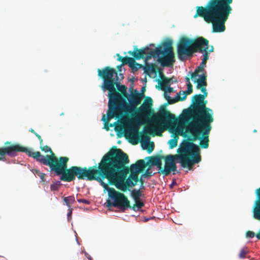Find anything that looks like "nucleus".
Listing matches in <instances>:
<instances>
[{"instance_id": "18", "label": "nucleus", "mask_w": 260, "mask_h": 260, "mask_svg": "<svg viewBox=\"0 0 260 260\" xmlns=\"http://www.w3.org/2000/svg\"><path fill=\"white\" fill-rule=\"evenodd\" d=\"M256 199L252 208L253 217L260 221V187L255 190Z\"/></svg>"}, {"instance_id": "56", "label": "nucleus", "mask_w": 260, "mask_h": 260, "mask_svg": "<svg viewBox=\"0 0 260 260\" xmlns=\"http://www.w3.org/2000/svg\"><path fill=\"white\" fill-rule=\"evenodd\" d=\"M145 87H142V92H143V91H145Z\"/></svg>"}, {"instance_id": "6", "label": "nucleus", "mask_w": 260, "mask_h": 260, "mask_svg": "<svg viewBox=\"0 0 260 260\" xmlns=\"http://www.w3.org/2000/svg\"><path fill=\"white\" fill-rule=\"evenodd\" d=\"M185 116L188 119L191 120L188 124L187 131L191 135L192 137L184 140L178 150L186 157L191 159L199 157L200 162L201 161V157L199 154L200 149L198 145L193 143V142L201 138L202 126L205 116L187 112L185 113Z\"/></svg>"}, {"instance_id": "46", "label": "nucleus", "mask_w": 260, "mask_h": 260, "mask_svg": "<svg viewBox=\"0 0 260 260\" xmlns=\"http://www.w3.org/2000/svg\"><path fill=\"white\" fill-rule=\"evenodd\" d=\"M36 137L38 138V139L40 141V147L43 146V140H42L41 136L39 135V134H36Z\"/></svg>"}, {"instance_id": "62", "label": "nucleus", "mask_w": 260, "mask_h": 260, "mask_svg": "<svg viewBox=\"0 0 260 260\" xmlns=\"http://www.w3.org/2000/svg\"><path fill=\"white\" fill-rule=\"evenodd\" d=\"M141 188H143V187H144L143 185H141Z\"/></svg>"}, {"instance_id": "41", "label": "nucleus", "mask_w": 260, "mask_h": 260, "mask_svg": "<svg viewBox=\"0 0 260 260\" xmlns=\"http://www.w3.org/2000/svg\"><path fill=\"white\" fill-rule=\"evenodd\" d=\"M114 201L113 202H112L110 200H108L107 201V206L108 208H110L111 207H116V205H115L114 204Z\"/></svg>"}, {"instance_id": "48", "label": "nucleus", "mask_w": 260, "mask_h": 260, "mask_svg": "<svg viewBox=\"0 0 260 260\" xmlns=\"http://www.w3.org/2000/svg\"><path fill=\"white\" fill-rule=\"evenodd\" d=\"M256 237L258 239L260 240V230L259 231L258 233L256 234Z\"/></svg>"}, {"instance_id": "1", "label": "nucleus", "mask_w": 260, "mask_h": 260, "mask_svg": "<svg viewBox=\"0 0 260 260\" xmlns=\"http://www.w3.org/2000/svg\"><path fill=\"white\" fill-rule=\"evenodd\" d=\"M152 105V99L147 96L142 105L137 109V116L144 121L141 122L137 118L135 123L128 124L124 131L125 137L133 140L141 139L149 141L146 134L161 136L166 127L177 120L174 114L166 110L155 115L151 108Z\"/></svg>"}, {"instance_id": "55", "label": "nucleus", "mask_w": 260, "mask_h": 260, "mask_svg": "<svg viewBox=\"0 0 260 260\" xmlns=\"http://www.w3.org/2000/svg\"><path fill=\"white\" fill-rule=\"evenodd\" d=\"M118 126H115V131H118Z\"/></svg>"}, {"instance_id": "50", "label": "nucleus", "mask_w": 260, "mask_h": 260, "mask_svg": "<svg viewBox=\"0 0 260 260\" xmlns=\"http://www.w3.org/2000/svg\"><path fill=\"white\" fill-rule=\"evenodd\" d=\"M138 182H140L141 184V185H143V184L144 183V180L142 178H140V179L139 178V181Z\"/></svg>"}, {"instance_id": "25", "label": "nucleus", "mask_w": 260, "mask_h": 260, "mask_svg": "<svg viewBox=\"0 0 260 260\" xmlns=\"http://www.w3.org/2000/svg\"><path fill=\"white\" fill-rule=\"evenodd\" d=\"M63 200L69 208L71 207V205L75 202V197L73 196L64 197Z\"/></svg>"}, {"instance_id": "53", "label": "nucleus", "mask_w": 260, "mask_h": 260, "mask_svg": "<svg viewBox=\"0 0 260 260\" xmlns=\"http://www.w3.org/2000/svg\"><path fill=\"white\" fill-rule=\"evenodd\" d=\"M10 143H11V142H10L9 141H7V142L5 143V145H6L7 144H10Z\"/></svg>"}, {"instance_id": "37", "label": "nucleus", "mask_w": 260, "mask_h": 260, "mask_svg": "<svg viewBox=\"0 0 260 260\" xmlns=\"http://www.w3.org/2000/svg\"><path fill=\"white\" fill-rule=\"evenodd\" d=\"M36 174L40 177L42 181H45V174L43 173L40 172L39 170H35Z\"/></svg>"}, {"instance_id": "59", "label": "nucleus", "mask_w": 260, "mask_h": 260, "mask_svg": "<svg viewBox=\"0 0 260 260\" xmlns=\"http://www.w3.org/2000/svg\"><path fill=\"white\" fill-rule=\"evenodd\" d=\"M119 127V128H120V129H122V127H121V125H120Z\"/></svg>"}, {"instance_id": "13", "label": "nucleus", "mask_w": 260, "mask_h": 260, "mask_svg": "<svg viewBox=\"0 0 260 260\" xmlns=\"http://www.w3.org/2000/svg\"><path fill=\"white\" fill-rule=\"evenodd\" d=\"M214 121L213 116H205L204 122L202 123V137L200 139V146L202 148H208L209 147V135L211 130V123Z\"/></svg>"}, {"instance_id": "54", "label": "nucleus", "mask_w": 260, "mask_h": 260, "mask_svg": "<svg viewBox=\"0 0 260 260\" xmlns=\"http://www.w3.org/2000/svg\"><path fill=\"white\" fill-rule=\"evenodd\" d=\"M113 125H114V124L109 123V127H113Z\"/></svg>"}, {"instance_id": "19", "label": "nucleus", "mask_w": 260, "mask_h": 260, "mask_svg": "<svg viewBox=\"0 0 260 260\" xmlns=\"http://www.w3.org/2000/svg\"><path fill=\"white\" fill-rule=\"evenodd\" d=\"M146 166L147 164L144 160H138L136 163L131 165L130 168H129V172L139 175L140 173L144 171Z\"/></svg>"}, {"instance_id": "7", "label": "nucleus", "mask_w": 260, "mask_h": 260, "mask_svg": "<svg viewBox=\"0 0 260 260\" xmlns=\"http://www.w3.org/2000/svg\"><path fill=\"white\" fill-rule=\"evenodd\" d=\"M172 41L168 39L159 45L154 50H151L149 53L147 51L150 50L148 47L143 49H136L134 52L128 51L137 60L145 58L146 60L150 59L152 57H158L157 61L163 67H170L173 66L175 62V54L172 47Z\"/></svg>"}, {"instance_id": "38", "label": "nucleus", "mask_w": 260, "mask_h": 260, "mask_svg": "<svg viewBox=\"0 0 260 260\" xmlns=\"http://www.w3.org/2000/svg\"><path fill=\"white\" fill-rule=\"evenodd\" d=\"M152 175V172L149 171V168H148L145 171V173L141 175V177H150Z\"/></svg>"}, {"instance_id": "32", "label": "nucleus", "mask_w": 260, "mask_h": 260, "mask_svg": "<svg viewBox=\"0 0 260 260\" xmlns=\"http://www.w3.org/2000/svg\"><path fill=\"white\" fill-rule=\"evenodd\" d=\"M249 250L247 248L242 249L239 254V257L240 258H244L246 257V254L248 253Z\"/></svg>"}, {"instance_id": "8", "label": "nucleus", "mask_w": 260, "mask_h": 260, "mask_svg": "<svg viewBox=\"0 0 260 260\" xmlns=\"http://www.w3.org/2000/svg\"><path fill=\"white\" fill-rule=\"evenodd\" d=\"M201 89L203 94H195L192 98V104L186 112L203 116H213V110L206 107L207 101L205 100L207 96L208 92L206 86L202 87Z\"/></svg>"}, {"instance_id": "31", "label": "nucleus", "mask_w": 260, "mask_h": 260, "mask_svg": "<svg viewBox=\"0 0 260 260\" xmlns=\"http://www.w3.org/2000/svg\"><path fill=\"white\" fill-rule=\"evenodd\" d=\"M208 59V54L207 52H206L204 54H203L202 61L199 66L202 67L203 68H204V67H206V64Z\"/></svg>"}, {"instance_id": "30", "label": "nucleus", "mask_w": 260, "mask_h": 260, "mask_svg": "<svg viewBox=\"0 0 260 260\" xmlns=\"http://www.w3.org/2000/svg\"><path fill=\"white\" fill-rule=\"evenodd\" d=\"M204 71V68L202 67L199 66L195 70L194 72L191 74V79H193L198 75V73L200 72Z\"/></svg>"}, {"instance_id": "21", "label": "nucleus", "mask_w": 260, "mask_h": 260, "mask_svg": "<svg viewBox=\"0 0 260 260\" xmlns=\"http://www.w3.org/2000/svg\"><path fill=\"white\" fill-rule=\"evenodd\" d=\"M172 79V78H168L167 77L162 78L161 81L158 79V83L159 85H158V86H156V88L158 89L166 90V88L168 87V86L170 85Z\"/></svg>"}, {"instance_id": "40", "label": "nucleus", "mask_w": 260, "mask_h": 260, "mask_svg": "<svg viewBox=\"0 0 260 260\" xmlns=\"http://www.w3.org/2000/svg\"><path fill=\"white\" fill-rule=\"evenodd\" d=\"M201 80H202V81H207V75H206V73L205 72L204 73H203L201 76H200V78L199 79Z\"/></svg>"}, {"instance_id": "36", "label": "nucleus", "mask_w": 260, "mask_h": 260, "mask_svg": "<svg viewBox=\"0 0 260 260\" xmlns=\"http://www.w3.org/2000/svg\"><path fill=\"white\" fill-rule=\"evenodd\" d=\"M254 236H256V234L252 231H248L246 233V237L249 238H252Z\"/></svg>"}, {"instance_id": "9", "label": "nucleus", "mask_w": 260, "mask_h": 260, "mask_svg": "<svg viewBox=\"0 0 260 260\" xmlns=\"http://www.w3.org/2000/svg\"><path fill=\"white\" fill-rule=\"evenodd\" d=\"M177 152L178 153V154H170L164 157L165 161V167L164 168L162 167L161 171H159L158 173L162 174L164 176H168L170 174V168L175 160L177 159L179 160L182 168H188L189 170H191L194 165L199 162L200 158L198 157L194 158V159H191L186 157L178 149Z\"/></svg>"}, {"instance_id": "63", "label": "nucleus", "mask_w": 260, "mask_h": 260, "mask_svg": "<svg viewBox=\"0 0 260 260\" xmlns=\"http://www.w3.org/2000/svg\"><path fill=\"white\" fill-rule=\"evenodd\" d=\"M150 46H154V44H150Z\"/></svg>"}, {"instance_id": "29", "label": "nucleus", "mask_w": 260, "mask_h": 260, "mask_svg": "<svg viewBox=\"0 0 260 260\" xmlns=\"http://www.w3.org/2000/svg\"><path fill=\"white\" fill-rule=\"evenodd\" d=\"M178 137L177 136L174 137L173 139L170 140L168 142L169 147L170 149H173L177 145Z\"/></svg>"}, {"instance_id": "2", "label": "nucleus", "mask_w": 260, "mask_h": 260, "mask_svg": "<svg viewBox=\"0 0 260 260\" xmlns=\"http://www.w3.org/2000/svg\"><path fill=\"white\" fill-rule=\"evenodd\" d=\"M128 162V155L115 147L103 157L101 175L108 179L109 184L125 192L128 187L135 186L139 181V175L132 173L126 179L129 169L125 165Z\"/></svg>"}, {"instance_id": "60", "label": "nucleus", "mask_w": 260, "mask_h": 260, "mask_svg": "<svg viewBox=\"0 0 260 260\" xmlns=\"http://www.w3.org/2000/svg\"><path fill=\"white\" fill-rule=\"evenodd\" d=\"M64 115V113H61V114H60V116H62V115Z\"/></svg>"}, {"instance_id": "12", "label": "nucleus", "mask_w": 260, "mask_h": 260, "mask_svg": "<svg viewBox=\"0 0 260 260\" xmlns=\"http://www.w3.org/2000/svg\"><path fill=\"white\" fill-rule=\"evenodd\" d=\"M194 51L192 48V39L184 37L181 38L177 45V54L179 59L184 60L185 57H191Z\"/></svg>"}, {"instance_id": "44", "label": "nucleus", "mask_w": 260, "mask_h": 260, "mask_svg": "<svg viewBox=\"0 0 260 260\" xmlns=\"http://www.w3.org/2000/svg\"><path fill=\"white\" fill-rule=\"evenodd\" d=\"M72 210L73 209L71 208L69 209V212L67 214L68 220H70L72 218Z\"/></svg>"}, {"instance_id": "43", "label": "nucleus", "mask_w": 260, "mask_h": 260, "mask_svg": "<svg viewBox=\"0 0 260 260\" xmlns=\"http://www.w3.org/2000/svg\"><path fill=\"white\" fill-rule=\"evenodd\" d=\"M165 92V93H164V95H165V94H166L167 95V94L166 93L167 92H169V93H171L173 91V88L169 86H168V87L166 88V90H164Z\"/></svg>"}, {"instance_id": "35", "label": "nucleus", "mask_w": 260, "mask_h": 260, "mask_svg": "<svg viewBox=\"0 0 260 260\" xmlns=\"http://www.w3.org/2000/svg\"><path fill=\"white\" fill-rule=\"evenodd\" d=\"M154 145L153 142H149L146 145V148L148 153H151L154 149Z\"/></svg>"}, {"instance_id": "64", "label": "nucleus", "mask_w": 260, "mask_h": 260, "mask_svg": "<svg viewBox=\"0 0 260 260\" xmlns=\"http://www.w3.org/2000/svg\"><path fill=\"white\" fill-rule=\"evenodd\" d=\"M173 81V79L171 81V83Z\"/></svg>"}, {"instance_id": "11", "label": "nucleus", "mask_w": 260, "mask_h": 260, "mask_svg": "<svg viewBox=\"0 0 260 260\" xmlns=\"http://www.w3.org/2000/svg\"><path fill=\"white\" fill-rule=\"evenodd\" d=\"M98 76L100 77L102 80H103V83L102 85V88L103 90H108V89H106L105 88V79L106 78V75L108 73L111 74V77L108 76L109 79H111L114 84V88L115 89V86H116L118 90L121 92V95L125 98H128V94L126 92L127 87L124 85H120L119 83H118V78L117 77V72L115 70L112 68H110L109 67H106L102 70L98 69ZM108 79L109 78H107Z\"/></svg>"}, {"instance_id": "16", "label": "nucleus", "mask_w": 260, "mask_h": 260, "mask_svg": "<svg viewBox=\"0 0 260 260\" xmlns=\"http://www.w3.org/2000/svg\"><path fill=\"white\" fill-rule=\"evenodd\" d=\"M192 48L195 52H199L204 54L207 52L209 48V41L203 37L192 39Z\"/></svg>"}, {"instance_id": "47", "label": "nucleus", "mask_w": 260, "mask_h": 260, "mask_svg": "<svg viewBox=\"0 0 260 260\" xmlns=\"http://www.w3.org/2000/svg\"><path fill=\"white\" fill-rule=\"evenodd\" d=\"M159 77L161 80L162 79V78L166 77L161 71H159Z\"/></svg>"}, {"instance_id": "17", "label": "nucleus", "mask_w": 260, "mask_h": 260, "mask_svg": "<svg viewBox=\"0 0 260 260\" xmlns=\"http://www.w3.org/2000/svg\"><path fill=\"white\" fill-rule=\"evenodd\" d=\"M187 89L186 91H183L182 94L183 95V96H180L179 95H180L181 91H180L178 93H177V96L176 98L175 99H172L170 96L168 95H167L165 94V99L168 101V103L170 104H174L178 101H184L186 98V96L188 94H189L192 92L193 89H192V85L190 83H187L186 84Z\"/></svg>"}, {"instance_id": "28", "label": "nucleus", "mask_w": 260, "mask_h": 260, "mask_svg": "<svg viewBox=\"0 0 260 260\" xmlns=\"http://www.w3.org/2000/svg\"><path fill=\"white\" fill-rule=\"evenodd\" d=\"M117 56L118 57L117 58L118 61L122 62L121 64H126L128 62L129 60H133V58L130 57H122L119 54H117Z\"/></svg>"}, {"instance_id": "45", "label": "nucleus", "mask_w": 260, "mask_h": 260, "mask_svg": "<svg viewBox=\"0 0 260 260\" xmlns=\"http://www.w3.org/2000/svg\"><path fill=\"white\" fill-rule=\"evenodd\" d=\"M213 51H214V47H213V46H209V48L207 50V53L208 54V57H209L210 53L212 52Z\"/></svg>"}, {"instance_id": "10", "label": "nucleus", "mask_w": 260, "mask_h": 260, "mask_svg": "<svg viewBox=\"0 0 260 260\" xmlns=\"http://www.w3.org/2000/svg\"><path fill=\"white\" fill-rule=\"evenodd\" d=\"M100 178L101 179H99L98 182L100 183L104 190H107L109 198L114 201V204L116 205L117 208L122 211L131 208L130 201L124 194L115 190L113 188L110 187L107 183L104 182L106 178H104L102 176Z\"/></svg>"}, {"instance_id": "22", "label": "nucleus", "mask_w": 260, "mask_h": 260, "mask_svg": "<svg viewBox=\"0 0 260 260\" xmlns=\"http://www.w3.org/2000/svg\"><path fill=\"white\" fill-rule=\"evenodd\" d=\"M109 106H108V110L107 111V118L106 117V116L105 115H103V117H102V120L104 122V128L106 129L107 131H109V123H108V121L111 119V118H119L120 117H121V116H118L117 117H116V116H113L112 117H109V115H108V114H109Z\"/></svg>"}, {"instance_id": "3", "label": "nucleus", "mask_w": 260, "mask_h": 260, "mask_svg": "<svg viewBox=\"0 0 260 260\" xmlns=\"http://www.w3.org/2000/svg\"><path fill=\"white\" fill-rule=\"evenodd\" d=\"M47 160H44L45 165L49 166L50 171H54L57 176H60V179L66 182L74 181L77 176L79 180L85 178L89 181H99L100 177V167L102 166V159L96 166L82 168L77 166H72L68 168L69 158L61 156L59 158L52 156H47Z\"/></svg>"}, {"instance_id": "58", "label": "nucleus", "mask_w": 260, "mask_h": 260, "mask_svg": "<svg viewBox=\"0 0 260 260\" xmlns=\"http://www.w3.org/2000/svg\"><path fill=\"white\" fill-rule=\"evenodd\" d=\"M119 75H120V76H122V78H123V76L122 74H119Z\"/></svg>"}, {"instance_id": "39", "label": "nucleus", "mask_w": 260, "mask_h": 260, "mask_svg": "<svg viewBox=\"0 0 260 260\" xmlns=\"http://www.w3.org/2000/svg\"><path fill=\"white\" fill-rule=\"evenodd\" d=\"M176 170H177V166H176V161H175L174 162L171 168L170 169V173L171 172H173V174H175V173L174 172L176 171Z\"/></svg>"}, {"instance_id": "4", "label": "nucleus", "mask_w": 260, "mask_h": 260, "mask_svg": "<svg viewBox=\"0 0 260 260\" xmlns=\"http://www.w3.org/2000/svg\"><path fill=\"white\" fill-rule=\"evenodd\" d=\"M232 3L233 0H209L204 7H196L193 18L200 17L207 23H211L214 32H223L225 23L232 11Z\"/></svg>"}, {"instance_id": "15", "label": "nucleus", "mask_w": 260, "mask_h": 260, "mask_svg": "<svg viewBox=\"0 0 260 260\" xmlns=\"http://www.w3.org/2000/svg\"><path fill=\"white\" fill-rule=\"evenodd\" d=\"M25 151H22V152L26 153L29 156L32 157L34 159H35L37 161L40 162L44 165L45 164L43 162L44 160H47L48 158H47V156H52L54 157H56L52 149L48 147L47 145L43 146L40 147V149L42 151H44L45 152H49L50 153V155H46L45 156L41 155V153L39 151L36 152H32L30 150H29L27 148L25 147Z\"/></svg>"}, {"instance_id": "57", "label": "nucleus", "mask_w": 260, "mask_h": 260, "mask_svg": "<svg viewBox=\"0 0 260 260\" xmlns=\"http://www.w3.org/2000/svg\"><path fill=\"white\" fill-rule=\"evenodd\" d=\"M174 182H175V181H174L173 182L172 184L170 185V187H171V188H172V187H173V184H174Z\"/></svg>"}, {"instance_id": "52", "label": "nucleus", "mask_w": 260, "mask_h": 260, "mask_svg": "<svg viewBox=\"0 0 260 260\" xmlns=\"http://www.w3.org/2000/svg\"><path fill=\"white\" fill-rule=\"evenodd\" d=\"M185 80H186V81H187V83H190V79H189V77H187V76H186V77H185Z\"/></svg>"}, {"instance_id": "24", "label": "nucleus", "mask_w": 260, "mask_h": 260, "mask_svg": "<svg viewBox=\"0 0 260 260\" xmlns=\"http://www.w3.org/2000/svg\"><path fill=\"white\" fill-rule=\"evenodd\" d=\"M128 66L135 71H137L139 69L142 68L143 66L141 64L137 63L133 58V60H129L127 63Z\"/></svg>"}, {"instance_id": "14", "label": "nucleus", "mask_w": 260, "mask_h": 260, "mask_svg": "<svg viewBox=\"0 0 260 260\" xmlns=\"http://www.w3.org/2000/svg\"><path fill=\"white\" fill-rule=\"evenodd\" d=\"M25 150L24 147L18 144L0 147V160H5L6 154L10 157H14L16 156L17 152Z\"/></svg>"}, {"instance_id": "27", "label": "nucleus", "mask_w": 260, "mask_h": 260, "mask_svg": "<svg viewBox=\"0 0 260 260\" xmlns=\"http://www.w3.org/2000/svg\"><path fill=\"white\" fill-rule=\"evenodd\" d=\"M131 196L134 201L140 200V197L142 196V192L140 189H133L131 191Z\"/></svg>"}, {"instance_id": "20", "label": "nucleus", "mask_w": 260, "mask_h": 260, "mask_svg": "<svg viewBox=\"0 0 260 260\" xmlns=\"http://www.w3.org/2000/svg\"><path fill=\"white\" fill-rule=\"evenodd\" d=\"M164 156L161 155H157L155 156L149 157V163L151 165L156 166L159 171H161L162 169V162L161 159L164 158Z\"/></svg>"}, {"instance_id": "51", "label": "nucleus", "mask_w": 260, "mask_h": 260, "mask_svg": "<svg viewBox=\"0 0 260 260\" xmlns=\"http://www.w3.org/2000/svg\"><path fill=\"white\" fill-rule=\"evenodd\" d=\"M122 65H123V64H121V65L118 66L117 67V69H118V71H119V72H121V67H122Z\"/></svg>"}, {"instance_id": "49", "label": "nucleus", "mask_w": 260, "mask_h": 260, "mask_svg": "<svg viewBox=\"0 0 260 260\" xmlns=\"http://www.w3.org/2000/svg\"><path fill=\"white\" fill-rule=\"evenodd\" d=\"M29 132L34 134L36 136V134H38L37 133L35 132V131L32 128H30L29 129Z\"/></svg>"}, {"instance_id": "34", "label": "nucleus", "mask_w": 260, "mask_h": 260, "mask_svg": "<svg viewBox=\"0 0 260 260\" xmlns=\"http://www.w3.org/2000/svg\"><path fill=\"white\" fill-rule=\"evenodd\" d=\"M61 185L60 182L58 181L55 183H52L50 185V189L51 190L56 191L57 190Z\"/></svg>"}, {"instance_id": "33", "label": "nucleus", "mask_w": 260, "mask_h": 260, "mask_svg": "<svg viewBox=\"0 0 260 260\" xmlns=\"http://www.w3.org/2000/svg\"><path fill=\"white\" fill-rule=\"evenodd\" d=\"M194 82L197 83V88H199L202 87L206 86L207 85V81H202L199 79L195 80Z\"/></svg>"}, {"instance_id": "5", "label": "nucleus", "mask_w": 260, "mask_h": 260, "mask_svg": "<svg viewBox=\"0 0 260 260\" xmlns=\"http://www.w3.org/2000/svg\"><path fill=\"white\" fill-rule=\"evenodd\" d=\"M112 76L111 74L108 73L106 75V78L105 82V88L108 89V106H109V117L122 116L123 114H132L137 115L136 107L141 103L143 98V94L140 93L137 90L132 93L129 99L128 104L126 99L123 98L120 93L117 92L114 88V82L109 78L108 76Z\"/></svg>"}, {"instance_id": "23", "label": "nucleus", "mask_w": 260, "mask_h": 260, "mask_svg": "<svg viewBox=\"0 0 260 260\" xmlns=\"http://www.w3.org/2000/svg\"><path fill=\"white\" fill-rule=\"evenodd\" d=\"M144 69V72L149 75L150 73H156L157 68L155 64H146L145 67H142Z\"/></svg>"}, {"instance_id": "26", "label": "nucleus", "mask_w": 260, "mask_h": 260, "mask_svg": "<svg viewBox=\"0 0 260 260\" xmlns=\"http://www.w3.org/2000/svg\"><path fill=\"white\" fill-rule=\"evenodd\" d=\"M135 203L131 208L135 211H139L140 208L144 206V204L141 201L140 199L135 201Z\"/></svg>"}, {"instance_id": "61", "label": "nucleus", "mask_w": 260, "mask_h": 260, "mask_svg": "<svg viewBox=\"0 0 260 260\" xmlns=\"http://www.w3.org/2000/svg\"><path fill=\"white\" fill-rule=\"evenodd\" d=\"M256 132H257V131H256V129H254V130L253 131V132H254V133H256Z\"/></svg>"}, {"instance_id": "42", "label": "nucleus", "mask_w": 260, "mask_h": 260, "mask_svg": "<svg viewBox=\"0 0 260 260\" xmlns=\"http://www.w3.org/2000/svg\"><path fill=\"white\" fill-rule=\"evenodd\" d=\"M77 201L79 203H83L86 205H89L90 204V201L85 199H78Z\"/></svg>"}]
</instances>
